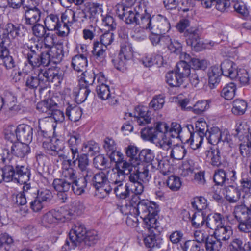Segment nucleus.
<instances>
[{
  "label": "nucleus",
  "mask_w": 251,
  "mask_h": 251,
  "mask_svg": "<svg viewBox=\"0 0 251 251\" xmlns=\"http://www.w3.org/2000/svg\"><path fill=\"white\" fill-rule=\"evenodd\" d=\"M167 83L172 87H179L183 82V79L175 71L168 72L166 75Z\"/></svg>",
  "instance_id": "42"
},
{
  "label": "nucleus",
  "mask_w": 251,
  "mask_h": 251,
  "mask_svg": "<svg viewBox=\"0 0 251 251\" xmlns=\"http://www.w3.org/2000/svg\"><path fill=\"white\" fill-rule=\"evenodd\" d=\"M92 19V23L96 22L98 20V16L101 11L100 5L97 3H92L89 5L87 10Z\"/></svg>",
  "instance_id": "60"
},
{
  "label": "nucleus",
  "mask_w": 251,
  "mask_h": 251,
  "mask_svg": "<svg viewBox=\"0 0 251 251\" xmlns=\"http://www.w3.org/2000/svg\"><path fill=\"white\" fill-rule=\"evenodd\" d=\"M247 104L243 100H236L233 102L232 112L235 115H243L247 108Z\"/></svg>",
  "instance_id": "51"
},
{
  "label": "nucleus",
  "mask_w": 251,
  "mask_h": 251,
  "mask_svg": "<svg viewBox=\"0 0 251 251\" xmlns=\"http://www.w3.org/2000/svg\"><path fill=\"white\" fill-rule=\"evenodd\" d=\"M221 73L218 66H213L208 70L209 85L212 89L214 88L220 82Z\"/></svg>",
  "instance_id": "34"
},
{
  "label": "nucleus",
  "mask_w": 251,
  "mask_h": 251,
  "mask_svg": "<svg viewBox=\"0 0 251 251\" xmlns=\"http://www.w3.org/2000/svg\"><path fill=\"white\" fill-rule=\"evenodd\" d=\"M107 48L100 42L97 41L93 43L92 53L97 60L100 61L102 65H105V51Z\"/></svg>",
  "instance_id": "25"
},
{
  "label": "nucleus",
  "mask_w": 251,
  "mask_h": 251,
  "mask_svg": "<svg viewBox=\"0 0 251 251\" xmlns=\"http://www.w3.org/2000/svg\"><path fill=\"white\" fill-rule=\"evenodd\" d=\"M84 12L85 10L81 9H76L75 11L70 9L62 14V19L63 21L67 20L69 16H71V20H68L69 23L73 24L75 22H82Z\"/></svg>",
  "instance_id": "30"
},
{
  "label": "nucleus",
  "mask_w": 251,
  "mask_h": 251,
  "mask_svg": "<svg viewBox=\"0 0 251 251\" xmlns=\"http://www.w3.org/2000/svg\"><path fill=\"white\" fill-rule=\"evenodd\" d=\"M62 178L54 179L52 186L54 189L58 192L60 193V195H63V201L65 202L67 199V195L65 193L68 192L72 187V183L75 178V170L69 167L67 164H65L62 167Z\"/></svg>",
  "instance_id": "6"
},
{
  "label": "nucleus",
  "mask_w": 251,
  "mask_h": 251,
  "mask_svg": "<svg viewBox=\"0 0 251 251\" xmlns=\"http://www.w3.org/2000/svg\"><path fill=\"white\" fill-rule=\"evenodd\" d=\"M151 112L147 107L139 106L135 108L134 120L140 126H144L151 122Z\"/></svg>",
  "instance_id": "16"
},
{
  "label": "nucleus",
  "mask_w": 251,
  "mask_h": 251,
  "mask_svg": "<svg viewBox=\"0 0 251 251\" xmlns=\"http://www.w3.org/2000/svg\"><path fill=\"white\" fill-rule=\"evenodd\" d=\"M222 243L214 236L208 237L205 242V248L207 251H220Z\"/></svg>",
  "instance_id": "50"
},
{
  "label": "nucleus",
  "mask_w": 251,
  "mask_h": 251,
  "mask_svg": "<svg viewBox=\"0 0 251 251\" xmlns=\"http://www.w3.org/2000/svg\"><path fill=\"white\" fill-rule=\"evenodd\" d=\"M241 192L244 194L250 193L251 190V178L247 174L242 173L239 178V184L237 185Z\"/></svg>",
  "instance_id": "36"
},
{
  "label": "nucleus",
  "mask_w": 251,
  "mask_h": 251,
  "mask_svg": "<svg viewBox=\"0 0 251 251\" xmlns=\"http://www.w3.org/2000/svg\"><path fill=\"white\" fill-rule=\"evenodd\" d=\"M191 205L193 208L198 211L206 212L207 203L206 199L203 197H197L191 201Z\"/></svg>",
  "instance_id": "43"
},
{
  "label": "nucleus",
  "mask_w": 251,
  "mask_h": 251,
  "mask_svg": "<svg viewBox=\"0 0 251 251\" xmlns=\"http://www.w3.org/2000/svg\"><path fill=\"white\" fill-rule=\"evenodd\" d=\"M213 180L216 185L222 186L229 180L228 174L223 169H218L214 173Z\"/></svg>",
  "instance_id": "53"
},
{
  "label": "nucleus",
  "mask_w": 251,
  "mask_h": 251,
  "mask_svg": "<svg viewBox=\"0 0 251 251\" xmlns=\"http://www.w3.org/2000/svg\"><path fill=\"white\" fill-rule=\"evenodd\" d=\"M61 21L56 14H50L48 15L44 20L45 27L48 30H56V27L59 25Z\"/></svg>",
  "instance_id": "40"
},
{
  "label": "nucleus",
  "mask_w": 251,
  "mask_h": 251,
  "mask_svg": "<svg viewBox=\"0 0 251 251\" xmlns=\"http://www.w3.org/2000/svg\"><path fill=\"white\" fill-rule=\"evenodd\" d=\"M65 164H67L69 167H71L72 165L74 166L77 165V168L81 171L89 167L90 162L88 155L86 153L80 154L78 152L76 154L72 155V159L63 161L62 166Z\"/></svg>",
  "instance_id": "14"
},
{
  "label": "nucleus",
  "mask_w": 251,
  "mask_h": 251,
  "mask_svg": "<svg viewBox=\"0 0 251 251\" xmlns=\"http://www.w3.org/2000/svg\"><path fill=\"white\" fill-rule=\"evenodd\" d=\"M206 158L213 166H219L222 164L221 152L219 149H211L205 152Z\"/></svg>",
  "instance_id": "35"
},
{
  "label": "nucleus",
  "mask_w": 251,
  "mask_h": 251,
  "mask_svg": "<svg viewBox=\"0 0 251 251\" xmlns=\"http://www.w3.org/2000/svg\"><path fill=\"white\" fill-rule=\"evenodd\" d=\"M232 234V227L229 226L225 225V224L213 233V236L221 242L228 241Z\"/></svg>",
  "instance_id": "27"
},
{
  "label": "nucleus",
  "mask_w": 251,
  "mask_h": 251,
  "mask_svg": "<svg viewBox=\"0 0 251 251\" xmlns=\"http://www.w3.org/2000/svg\"><path fill=\"white\" fill-rule=\"evenodd\" d=\"M138 199V197L133 198L129 204H126L121 208L123 214H132L137 212L143 219L145 227L150 230L151 228H156L157 218L159 211V206L155 202L147 200L140 201L137 204H133L134 200Z\"/></svg>",
  "instance_id": "2"
},
{
  "label": "nucleus",
  "mask_w": 251,
  "mask_h": 251,
  "mask_svg": "<svg viewBox=\"0 0 251 251\" xmlns=\"http://www.w3.org/2000/svg\"><path fill=\"white\" fill-rule=\"evenodd\" d=\"M13 163V162H11V164L5 165L3 168L0 169L2 171L4 180L6 182L14 181L15 168L12 165Z\"/></svg>",
  "instance_id": "54"
},
{
  "label": "nucleus",
  "mask_w": 251,
  "mask_h": 251,
  "mask_svg": "<svg viewBox=\"0 0 251 251\" xmlns=\"http://www.w3.org/2000/svg\"><path fill=\"white\" fill-rule=\"evenodd\" d=\"M99 239L97 231L95 230L88 231L81 244L87 247H90L95 244Z\"/></svg>",
  "instance_id": "52"
},
{
  "label": "nucleus",
  "mask_w": 251,
  "mask_h": 251,
  "mask_svg": "<svg viewBox=\"0 0 251 251\" xmlns=\"http://www.w3.org/2000/svg\"><path fill=\"white\" fill-rule=\"evenodd\" d=\"M110 181L108 180L107 173L100 171L95 174L91 184L100 193L105 192V188L107 187Z\"/></svg>",
  "instance_id": "17"
},
{
  "label": "nucleus",
  "mask_w": 251,
  "mask_h": 251,
  "mask_svg": "<svg viewBox=\"0 0 251 251\" xmlns=\"http://www.w3.org/2000/svg\"><path fill=\"white\" fill-rule=\"evenodd\" d=\"M87 65V56L84 54H77L72 58V66L77 72L84 71Z\"/></svg>",
  "instance_id": "31"
},
{
  "label": "nucleus",
  "mask_w": 251,
  "mask_h": 251,
  "mask_svg": "<svg viewBox=\"0 0 251 251\" xmlns=\"http://www.w3.org/2000/svg\"><path fill=\"white\" fill-rule=\"evenodd\" d=\"M62 18V17H61ZM70 20L68 18L67 20H62L61 19L59 25L56 27V30L58 31L57 35L61 37H65L68 35L70 32V26H71L72 24L68 22Z\"/></svg>",
  "instance_id": "57"
},
{
  "label": "nucleus",
  "mask_w": 251,
  "mask_h": 251,
  "mask_svg": "<svg viewBox=\"0 0 251 251\" xmlns=\"http://www.w3.org/2000/svg\"><path fill=\"white\" fill-rule=\"evenodd\" d=\"M153 16L151 17L149 13L145 14H140L138 18V22L136 25H140L141 29H148L151 31V27L152 26Z\"/></svg>",
  "instance_id": "47"
},
{
  "label": "nucleus",
  "mask_w": 251,
  "mask_h": 251,
  "mask_svg": "<svg viewBox=\"0 0 251 251\" xmlns=\"http://www.w3.org/2000/svg\"><path fill=\"white\" fill-rule=\"evenodd\" d=\"M132 6L118 4L115 6V10L117 16L126 24L136 25L140 11L137 10V7L133 8Z\"/></svg>",
  "instance_id": "9"
},
{
  "label": "nucleus",
  "mask_w": 251,
  "mask_h": 251,
  "mask_svg": "<svg viewBox=\"0 0 251 251\" xmlns=\"http://www.w3.org/2000/svg\"><path fill=\"white\" fill-rule=\"evenodd\" d=\"M221 74L230 77L231 79L236 78L237 70L235 64L231 61L226 60L221 64L220 69Z\"/></svg>",
  "instance_id": "24"
},
{
  "label": "nucleus",
  "mask_w": 251,
  "mask_h": 251,
  "mask_svg": "<svg viewBox=\"0 0 251 251\" xmlns=\"http://www.w3.org/2000/svg\"><path fill=\"white\" fill-rule=\"evenodd\" d=\"M99 145L94 141H89L84 143L81 148L83 152L90 153L94 155L99 151Z\"/></svg>",
  "instance_id": "58"
},
{
  "label": "nucleus",
  "mask_w": 251,
  "mask_h": 251,
  "mask_svg": "<svg viewBox=\"0 0 251 251\" xmlns=\"http://www.w3.org/2000/svg\"><path fill=\"white\" fill-rule=\"evenodd\" d=\"M138 157V161L140 160V163H144L143 162L151 163L153 160L155 155L152 151L146 149L142 150L139 152ZM137 161L138 160H136Z\"/></svg>",
  "instance_id": "56"
},
{
  "label": "nucleus",
  "mask_w": 251,
  "mask_h": 251,
  "mask_svg": "<svg viewBox=\"0 0 251 251\" xmlns=\"http://www.w3.org/2000/svg\"><path fill=\"white\" fill-rule=\"evenodd\" d=\"M206 213L205 212H195L191 218L189 217L192 226L195 228L201 227L206 223Z\"/></svg>",
  "instance_id": "41"
},
{
  "label": "nucleus",
  "mask_w": 251,
  "mask_h": 251,
  "mask_svg": "<svg viewBox=\"0 0 251 251\" xmlns=\"http://www.w3.org/2000/svg\"><path fill=\"white\" fill-rule=\"evenodd\" d=\"M4 30L5 32L4 33L7 34L8 36L10 35L12 38L14 39L20 36V25L8 23L6 25Z\"/></svg>",
  "instance_id": "59"
},
{
  "label": "nucleus",
  "mask_w": 251,
  "mask_h": 251,
  "mask_svg": "<svg viewBox=\"0 0 251 251\" xmlns=\"http://www.w3.org/2000/svg\"><path fill=\"white\" fill-rule=\"evenodd\" d=\"M87 232L84 225L77 223L70 230L69 238L66 240L63 248L66 250L74 249L81 243Z\"/></svg>",
  "instance_id": "8"
},
{
  "label": "nucleus",
  "mask_w": 251,
  "mask_h": 251,
  "mask_svg": "<svg viewBox=\"0 0 251 251\" xmlns=\"http://www.w3.org/2000/svg\"><path fill=\"white\" fill-rule=\"evenodd\" d=\"M116 172H113L111 174V181L105 189V192L106 194H109L112 190L113 187L115 185L123 183L125 178V175L123 173L116 169Z\"/></svg>",
  "instance_id": "29"
},
{
  "label": "nucleus",
  "mask_w": 251,
  "mask_h": 251,
  "mask_svg": "<svg viewBox=\"0 0 251 251\" xmlns=\"http://www.w3.org/2000/svg\"><path fill=\"white\" fill-rule=\"evenodd\" d=\"M63 78L62 71L56 68H50L47 70H39L38 74L28 75L25 78V86L26 90H35L38 87L43 89L46 82H51L55 86L59 85Z\"/></svg>",
  "instance_id": "3"
},
{
  "label": "nucleus",
  "mask_w": 251,
  "mask_h": 251,
  "mask_svg": "<svg viewBox=\"0 0 251 251\" xmlns=\"http://www.w3.org/2000/svg\"><path fill=\"white\" fill-rule=\"evenodd\" d=\"M82 110L78 106L69 105L66 109V116L73 122L78 121L82 116Z\"/></svg>",
  "instance_id": "39"
},
{
  "label": "nucleus",
  "mask_w": 251,
  "mask_h": 251,
  "mask_svg": "<svg viewBox=\"0 0 251 251\" xmlns=\"http://www.w3.org/2000/svg\"><path fill=\"white\" fill-rule=\"evenodd\" d=\"M204 137H201L197 134H191L189 139L186 141V142L189 144L190 148L193 150L199 149L203 142Z\"/></svg>",
  "instance_id": "61"
},
{
  "label": "nucleus",
  "mask_w": 251,
  "mask_h": 251,
  "mask_svg": "<svg viewBox=\"0 0 251 251\" xmlns=\"http://www.w3.org/2000/svg\"><path fill=\"white\" fill-rule=\"evenodd\" d=\"M75 178L72 183L71 189L74 193L77 195L84 193L86 188L87 183L82 179H77L76 171L75 170Z\"/></svg>",
  "instance_id": "38"
},
{
  "label": "nucleus",
  "mask_w": 251,
  "mask_h": 251,
  "mask_svg": "<svg viewBox=\"0 0 251 251\" xmlns=\"http://www.w3.org/2000/svg\"><path fill=\"white\" fill-rule=\"evenodd\" d=\"M208 142L212 145H216L220 142L222 133L217 127L211 128L205 136Z\"/></svg>",
  "instance_id": "37"
},
{
  "label": "nucleus",
  "mask_w": 251,
  "mask_h": 251,
  "mask_svg": "<svg viewBox=\"0 0 251 251\" xmlns=\"http://www.w3.org/2000/svg\"><path fill=\"white\" fill-rule=\"evenodd\" d=\"M91 90L88 86L80 85L79 88H75L73 91V96L75 97L76 101L78 103L84 102L90 96H92Z\"/></svg>",
  "instance_id": "26"
},
{
  "label": "nucleus",
  "mask_w": 251,
  "mask_h": 251,
  "mask_svg": "<svg viewBox=\"0 0 251 251\" xmlns=\"http://www.w3.org/2000/svg\"><path fill=\"white\" fill-rule=\"evenodd\" d=\"M130 162H127L123 159L122 161L118 164V166L116 167V169L118 170L123 173L125 175L131 174L133 168L135 169V163L134 161H130Z\"/></svg>",
  "instance_id": "49"
},
{
  "label": "nucleus",
  "mask_w": 251,
  "mask_h": 251,
  "mask_svg": "<svg viewBox=\"0 0 251 251\" xmlns=\"http://www.w3.org/2000/svg\"><path fill=\"white\" fill-rule=\"evenodd\" d=\"M225 197L230 203L237 202L241 198V192L237 186L229 185L225 189Z\"/></svg>",
  "instance_id": "28"
},
{
  "label": "nucleus",
  "mask_w": 251,
  "mask_h": 251,
  "mask_svg": "<svg viewBox=\"0 0 251 251\" xmlns=\"http://www.w3.org/2000/svg\"><path fill=\"white\" fill-rule=\"evenodd\" d=\"M119 55L123 58L130 60L132 56V48L128 42H124L121 44V49Z\"/></svg>",
  "instance_id": "62"
},
{
  "label": "nucleus",
  "mask_w": 251,
  "mask_h": 251,
  "mask_svg": "<svg viewBox=\"0 0 251 251\" xmlns=\"http://www.w3.org/2000/svg\"><path fill=\"white\" fill-rule=\"evenodd\" d=\"M72 213L64 208H60L58 210L52 209L45 214L42 219V224L46 227L54 225L59 222H64L71 219Z\"/></svg>",
  "instance_id": "10"
},
{
  "label": "nucleus",
  "mask_w": 251,
  "mask_h": 251,
  "mask_svg": "<svg viewBox=\"0 0 251 251\" xmlns=\"http://www.w3.org/2000/svg\"><path fill=\"white\" fill-rule=\"evenodd\" d=\"M33 128L26 124H21L17 126V137L21 142L30 143L32 140Z\"/></svg>",
  "instance_id": "18"
},
{
  "label": "nucleus",
  "mask_w": 251,
  "mask_h": 251,
  "mask_svg": "<svg viewBox=\"0 0 251 251\" xmlns=\"http://www.w3.org/2000/svg\"><path fill=\"white\" fill-rule=\"evenodd\" d=\"M170 150L171 157L176 160L182 159L187 152L184 147L181 145H175L172 148L171 147Z\"/></svg>",
  "instance_id": "45"
},
{
  "label": "nucleus",
  "mask_w": 251,
  "mask_h": 251,
  "mask_svg": "<svg viewBox=\"0 0 251 251\" xmlns=\"http://www.w3.org/2000/svg\"><path fill=\"white\" fill-rule=\"evenodd\" d=\"M45 54L49 55V64L50 62L57 64L62 60L64 56L63 46L62 45H58L50 49L49 50L45 51Z\"/></svg>",
  "instance_id": "22"
},
{
  "label": "nucleus",
  "mask_w": 251,
  "mask_h": 251,
  "mask_svg": "<svg viewBox=\"0 0 251 251\" xmlns=\"http://www.w3.org/2000/svg\"><path fill=\"white\" fill-rule=\"evenodd\" d=\"M58 141H56L54 143L52 142H43V147L46 150V152L52 156L58 155L59 157H64L62 152V147L58 143Z\"/></svg>",
  "instance_id": "33"
},
{
  "label": "nucleus",
  "mask_w": 251,
  "mask_h": 251,
  "mask_svg": "<svg viewBox=\"0 0 251 251\" xmlns=\"http://www.w3.org/2000/svg\"><path fill=\"white\" fill-rule=\"evenodd\" d=\"M23 12L25 20V24L29 25H33L38 23L40 20L42 14L39 7L23 10Z\"/></svg>",
  "instance_id": "21"
},
{
  "label": "nucleus",
  "mask_w": 251,
  "mask_h": 251,
  "mask_svg": "<svg viewBox=\"0 0 251 251\" xmlns=\"http://www.w3.org/2000/svg\"><path fill=\"white\" fill-rule=\"evenodd\" d=\"M181 247L183 251H201L203 250L201 249L200 244L194 240L185 241Z\"/></svg>",
  "instance_id": "64"
},
{
  "label": "nucleus",
  "mask_w": 251,
  "mask_h": 251,
  "mask_svg": "<svg viewBox=\"0 0 251 251\" xmlns=\"http://www.w3.org/2000/svg\"><path fill=\"white\" fill-rule=\"evenodd\" d=\"M225 220L222 215L218 213L208 214L206 217V226L210 229L216 230L224 226Z\"/></svg>",
  "instance_id": "19"
},
{
  "label": "nucleus",
  "mask_w": 251,
  "mask_h": 251,
  "mask_svg": "<svg viewBox=\"0 0 251 251\" xmlns=\"http://www.w3.org/2000/svg\"><path fill=\"white\" fill-rule=\"evenodd\" d=\"M30 151V147L28 143L21 142L15 143L11 148V152L15 156L24 158L26 157Z\"/></svg>",
  "instance_id": "23"
},
{
  "label": "nucleus",
  "mask_w": 251,
  "mask_h": 251,
  "mask_svg": "<svg viewBox=\"0 0 251 251\" xmlns=\"http://www.w3.org/2000/svg\"><path fill=\"white\" fill-rule=\"evenodd\" d=\"M81 141L79 135L75 134L71 135L68 140V145L70 148L71 155L77 153L78 151V146Z\"/></svg>",
  "instance_id": "48"
},
{
  "label": "nucleus",
  "mask_w": 251,
  "mask_h": 251,
  "mask_svg": "<svg viewBox=\"0 0 251 251\" xmlns=\"http://www.w3.org/2000/svg\"><path fill=\"white\" fill-rule=\"evenodd\" d=\"M107 80L103 74L99 73L97 75V83L96 92L98 97L102 100H108L112 105L117 102V100L114 99V97L110 93L109 86L106 84Z\"/></svg>",
  "instance_id": "11"
},
{
  "label": "nucleus",
  "mask_w": 251,
  "mask_h": 251,
  "mask_svg": "<svg viewBox=\"0 0 251 251\" xmlns=\"http://www.w3.org/2000/svg\"><path fill=\"white\" fill-rule=\"evenodd\" d=\"M236 86L234 83L226 84L221 91V96L226 100H231L235 95Z\"/></svg>",
  "instance_id": "46"
},
{
  "label": "nucleus",
  "mask_w": 251,
  "mask_h": 251,
  "mask_svg": "<svg viewBox=\"0 0 251 251\" xmlns=\"http://www.w3.org/2000/svg\"><path fill=\"white\" fill-rule=\"evenodd\" d=\"M58 108V104L51 99L44 100L37 104V109L39 111L53 119L54 122L61 123L64 121L65 115L63 111Z\"/></svg>",
  "instance_id": "7"
},
{
  "label": "nucleus",
  "mask_w": 251,
  "mask_h": 251,
  "mask_svg": "<svg viewBox=\"0 0 251 251\" xmlns=\"http://www.w3.org/2000/svg\"><path fill=\"white\" fill-rule=\"evenodd\" d=\"M15 168L14 182L19 184H25L30 179V171L29 169L25 166L18 163H13Z\"/></svg>",
  "instance_id": "15"
},
{
  "label": "nucleus",
  "mask_w": 251,
  "mask_h": 251,
  "mask_svg": "<svg viewBox=\"0 0 251 251\" xmlns=\"http://www.w3.org/2000/svg\"><path fill=\"white\" fill-rule=\"evenodd\" d=\"M234 213L238 221L250 218L249 215L251 214V211L246 205L243 204L235 206Z\"/></svg>",
  "instance_id": "44"
},
{
  "label": "nucleus",
  "mask_w": 251,
  "mask_h": 251,
  "mask_svg": "<svg viewBox=\"0 0 251 251\" xmlns=\"http://www.w3.org/2000/svg\"><path fill=\"white\" fill-rule=\"evenodd\" d=\"M151 228L150 231L151 234L147 236L144 239L145 246L150 248H161L163 244V240L159 236L153 234Z\"/></svg>",
  "instance_id": "32"
},
{
  "label": "nucleus",
  "mask_w": 251,
  "mask_h": 251,
  "mask_svg": "<svg viewBox=\"0 0 251 251\" xmlns=\"http://www.w3.org/2000/svg\"><path fill=\"white\" fill-rule=\"evenodd\" d=\"M112 190L116 197L121 199H126L129 197L131 193H134V184L130 182L115 185Z\"/></svg>",
  "instance_id": "20"
},
{
  "label": "nucleus",
  "mask_w": 251,
  "mask_h": 251,
  "mask_svg": "<svg viewBox=\"0 0 251 251\" xmlns=\"http://www.w3.org/2000/svg\"><path fill=\"white\" fill-rule=\"evenodd\" d=\"M182 128L181 125L176 122H172L170 127L165 122L156 123L154 127L144 128L141 131L142 138L151 143L164 150L168 151L172 146L171 139L167 137L169 135L172 138H181Z\"/></svg>",
  "instance_id": "1"
},
{
  "label": "nucleus",
  "mask_w": 251,
  "mask_h": 251,
  "mask_svg": "<svg viewBox=\"0 0 251 251\" xmlns=\"http://www.w3.org/2000/svg\"><path fill=\"white\" fill-rule=\"evenodd\" d=\"M175 71L183 79L190 75V65L183 62H179Z\"/></svg>",
  "instance_id": "55"
},
{
  "label": "nucleus",
  "mask_w": 251,
  "mask_h": 251,
  "mask_svg": "<svg viewBox=\"0 0 251 251\" xmlns=\"http://www.w3.org/2000/svg\"><path fill=\"white\" fill-rule=\"evenodd\" d=\"M184 35L187 38L186 43L196 51H199L205 48L202 41L199 35V30L194 28H190L184 32Z\"/></svg>",
  "instance_id": "12"
},
{
  "label": "nucleus",
  "mask_w": 251,
  "mask_h": 251,
  "mask_svg": "<svg viewBox=\"0 0 251 251\" xmlns=\"http://www.w3.org/2000/svg\"><path fill=\"white\" fill-rule=\"evenodd\" d=\"M137 161L134 164L135 170L129 176V179L134 184L135 194L140 195L144 190V183L148 182L151 178L149 169L152 166L151 164L140 163V160Z\"/></svg>",
  "instance_id": "5"
},
{
  "label": "nucleus",
  "mask_w": 251,
  "mask_h": 251,
  "mask_svg": "<svg viewBox=\"0 0 251 251\" xmlns=\"http://www.w3.org/2000/svg\"><path fill=\"white\" fill-rule=\"evenodd\" d=\"M43 45V42H35L31 40L24 44L22 47V53L26 58L29 64L33 67H38L41 65H49V55L41 50Z\"/></svg>",
  "instance_id": "4"
},
{
  "label": "nucleus",
  "mask_w": 251,
  "mask_h": 251,
  "mask_svg": "<svg viewBox=\"0 0 251 251\" xmlns=\"http://www.w3.org/2000/svg\"><path fill=\"white\" fill-rule=\"evenodd\" d=\"M208 126L205 121L200 119L195 123L196 134L200 135L201 137H205L209 129L207 128Z\"/></svg>",
  "instance_id": "63"
},
{
  "label": "nucleus",
  "mask_w": 251,
  "mask_h": 251,
  "mask_svg": "<svg viewBox=\"0 0 251 251\" xmlns=\"http://www.w3.org/2000/svg\"><path fill=\"white\" fill-rule=\"evenodd\" d=\"M170 24L168 19L161 15L153 16L152 26L151 27V32H159L165 34L170 29Z\"/></svg>",
  "instance_id": "13"
}]
</instances>
